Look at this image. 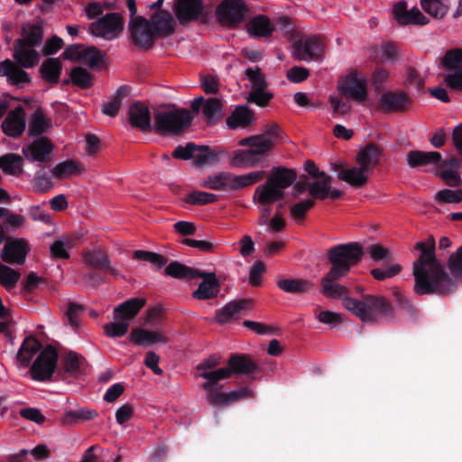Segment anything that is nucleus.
Returning <instances> with one entry per match:
<instances>
[{
  "label": "nucleus",
  "instance_id": "obj_1",
  "mask_svg": "<svg viewBox=\"0 0 462 462\" xmlns=\"http://www.w3.org/2000/svg\"><path fill=\"white\" fill-rule=\"evenodd\" d=\"M226 365V367L204 372V392L208 402L214 406L225 407L253 395L252 390L248 387H242L228 393H223L224 385L221 381L232 375H251L259 369L256 362L249 355L236 353L230 355Z\"/></svg>",
  "mask_w": 462,
  "mask_h": 462
},
{
  "label": "nucleus",
  "instance_id": "obj_2",
  "mask_svg": "<svg viewBox=\"0 0 462 462\" xmlns=\"http://www.w3.org/2000/svg\"><path fill=\"white\" fill-rule=\"evenodd\" d=\"M420 251L419 258L413 263L416 293L448 294L455 291L457 283L446 273L435 255V239L430 236L426 241L415 245Z\"/></svg>",
  "mask_w": 462,
  "mask_h": 462
},
{
  "label": "nucleus",
  "instance_id": "obj_3",
  "mask_svg": "<svg viewBox=\"0 0 462 462\" xmlns=\"http://www.w3.org/2000/svg\"><path fill=\"white\" fill-rule=\"evenodd\" d=\"M202 106V97L191 104L192 111L185 108L171 107L158 111L153 119L152 131L164 135H180L186 132Z\"/></svg>",
  "mask_w": 462,
  "mask_h": 462
},
{
  "label": "nucleus",
  "instance_id": "obj_4",
  "mask_svg": "<svg viewBox=\"0 0 462 462\" xmlns=\"http://www.w3.org/2000/svg\"><path fill=\"white\" fill-rule=\"evenodd\" d=\"M296 179L292 170L282 167L273 169L267 180L259 185L253 195L254 202L263 207L269 206L284 198V189L290 187Z\"/></svg>",
  "mask_w": 462,
  "mask_h": 462
},
{
  "label": "nucleus",
  "instance_id": "obj_5",
  "mask_svg": "<svg viewBox=\"0 0 462 462\" xmlns=\"http://www.w3.org/2000/svg\"><path fill=\"white\" fill-rule=\"evenodd\" d=\"M363 255V249L357 243L339 245L332 247L328 254V260L332 264L330 275L346 276L350 268L360 262Z\"/></svg>",
  "mask_w": 462,
  "mask_h": 462
},
{
  "label": "nucleus",
  "instance_id": "obj_6",
  "mask_svg": "<svg viewBox=\"0 0 462 462\" xmlns=\"http://www.w3.org/2000/svg\"><path fill=\"white\" fill-rule=\"evenodd\" d=\"M59 360V353L55 346L47 345L40 351L30 367V374L38 382L50 381L53 376Z\"/></svg>",
  "mask_w": 462,
  "mask_h": 462
},
{
  "label": "nucleus",
  "instance_id": "obj_7",
  "mask_svg": "<svg viewBox=\"0 0 462 462\" xmlns=\"http://www.w3.org/2000/svg\"><path fill=\"white\" fill-rule=\"evenodd\" d=\"M125 27L123 16L118 13H109L97 18L88 26V32L106 41L117 39Z\"/></svg>",
  "mask_w": 462,
  "mask_h": 462
},
{
  "label": "nucleus",
  "instance_id": "obj_8",
  "mask_svg": "<svg viewBox=\"0 0 462 462\" xmlns=\"http://www.w3.org/2000/svg\"><path fill=\"white\" fill-rule=\"evenodd\" d=\"M248 12L242 0H224L217 8V16L222 25L236 28L245 21Z\"/></svg>",
  "mask_w": 462,
  "mask_h": 462
},
{
  "label": "nucleus",
  "instance_id": "obj_9",
  "mask_svg": "<svg viewBox=\"0 0 462 462\" xmlns=\"http://www.w3.org/2000/svg\"><path fill=\"white\" fill-rule=\"evenodd\" d=\"M245 76L251 83V91L246 100L263 107L273 98V94L266 90L267 83L259 68L247 69Z\"/></svg>",
  "mask_w": 462,
  "mask_h": 462
},
{
  "label": "nucleus",
  "instance_id": "obj_10",
  "mask_svg": "<svg viewBox=\"0 0 462 462\" xmlns=\"http://www.w3.org/2000/svg\"><path fill=\"white\" fill-rule=\"evenodd\" d=\"M164 0H157L149 5L151 25L157 37H164L175 32L176 21L170 12L161 9Z\"/></svg>",
  "mask_w": 462,
  "mask_h": 462
},
{
  "label": "nucleus",
  "instance_id": "obj_11",
  "mask_svg": "<svg viewBox=\"0 0 462 462\" xmlns=\"http://www.w3.org/2000/svg\"><path fill=\"white\" fill-rule=\"evenodd\" d=\"M130 33L133 42L140 49H149L157 37L149 20L143 16L132 17Z\"/></svg>",
  "mask_w": 462,
  "mask_h": 462
},
{
  "label": "nucleus",
  "instance_id": "obj_12",
  "mask_svg": "<svg viewBox=\"0 0 462 462\" xmlns=\"http://www.w3.org/2000/svg\"><path fill=\"white\" fill-rule=\"evenodd\" d=\"M63 56L66 60L80 62L89 68H97L103 62L104 53L96 47L71 45L64 51Z\"/></svg>",
  "mask_w": 462,
  "mask_h": 462
},
{
  "label": "nucleus",
  "instance_id": "obj_13",
  "mask_svg": "<svg viewBox=\"0 0 462 462\" xmlns=\"http://www.w3.org/2000/svg\"><path fill=\"white\" fill-rule=\"evenodd\" d=\"M337 90L341 96L364 101L366 98V80L363 75L354 71L339 81Z\"/></svg>",
  "mask_w": 462,
  "mask_h": 462
},
{
  "label": "nucleus",
  "instance_id": "obj_14",
  "mask_svg": "<svg viewBox=\"0 0 462 462\" xmlns=\"http://www.w3.org/2000/svg\"><path fill=\"white\" fill-rule=\"evenodd\" d=\"M393 15L400 25H426L430 23V19L417 6L409 8L403 0L393 5Z\"/></svg>",
  "mask_w": 462,
  "mask_h": 462
},
{
  "label": "nucleus",
  "instance_id": "obj_15",
  "mask_svg": "<svg viewBox=\"0 0 462 462\" xmlns=\"http://www.w3.org/2000/svg\"><path fill=\"white\" fill-rule=\"evenodd\" d=\"M173 14L181 25H187L199 19L202 12V0H174Z\"/></svg>",
  "mask_w": 462,
  "mask_h": 462
},
{
  "label": "nucleus",
  "instance_id": "obj_16",
  "mask_svg": "<svg viewBox=\"0 0 462 462\" xmlns=\"http://www.w3.org/2000/svg\"><path fill=\"white\" fill-rule=\"evenodd\" d=\"M30 250L25 239L8 237L3 247L1 257L4 262L12 264H23Z\"/></svg>",
  "mask_w": 462,
  "mask_h": 462
},
{
  "label": "nucleus",
  "instance_id": "obj_17",
  "mask_svg": "<svg viewBox=\"0 0 462 462\" xmlns=\"http://www.w3.org/2000/svg\"><path fill=\"white\" fill-rule=\"evenodd\" d=\"M323 51V43L318 37H304L294 44V57L299 60H311Z\"/></svg>",
  "mask_w": 462,
  "mask_h": 462
},
{
  "label": "nucleus",
  "instance_id": "obj_18",
  "mask_svg": "<svg viewBox=\"0 0 462 462\" xmlns=\"http://www.w3.org/2000/svg\"><path fill=\"white\" fill-rule=\"evenodd\" d=\"M25 113L22 106L11 110L2 123L3 132L10 137H19L25 129Z\"/></svg>",
  "mask_w": 462,
  "mask_h": 462
},
{
  "label": "nucleus",
  "instance_id": "obj_19",
  "mask_svg": "<svg viewBox=\"0 0 462 462\" xmlns=\"http://www.w3.org/2000/svg\"><path fill=\"white\" fill-rule=\"evenodd\" d=\"M52 144L46 137H41L23 146V156L32 162H45L52 151Z\"/></svg>",
  "mask_w": 462,
  "mask_h": 462
},
{
  "label": "nucleus",
  "instance_id": "obj_20",
  "mask_svg": "<svg viewBox=\"0 0 462 462\" xmlns=\"http://www.w3.org/2000/svg\"><path fill=\"white\" fill-rule=\"evenodd\" d=\"M225 115V105L220 97L204 98V127L221 122Z\"/></svg>",
  "mask_w": 462,
  "mask_h": 462
},
{
  "label": "nucleus",
  "instance_id": "obj_21",
  "mask_svg": "<svg viewBox=\"0 0 462 462\" xmlns=\"http://www.w3.org/2000/svg\"><path fill=\"white\" fill-rule=\"evenodd\" d=\"M129 340L135 346H149L157 343H167L168 337L162 332L151 331L143 328H134L129 335Z\"/></svg>",
  "mask_w": 462,
  "mask_h": 462
},
{
  "label": "nucleus",
  "instance_id": "obj_22",
  "mask_svg": "<svg viewBox=\"0 0 462 462\" xmlns=\"http://www.w3.org/2000/svg\"><path fill=\"white\" fill-rule=\"evenodd\" d=\"M130 124L139 128L142 132H148L152 130L151 124L150 109L147 106L136 102L133 104L128 110Z\"/></svg>",
  "mask_w": 462,
  "mask_h": 462
},
{
  "label": "nucleus",
  "instance_id": "obj_23",
  "mask_svg": "<svg viewBox=\"0 0 462 462\" xmlns=\"http://www.w3.org/2000/svg\"><path fill=\"white\" fill-rule=\"evenodd\" d=\"M238 143L240 146H249L261 162L265 160L266 154L273 151L275 145L273 140L261 134L241 139Z\"/></svg>",
  "mask_w": 462,
  "mask_h": 462
},
{
  "label": "nucleus",
  "instance_id": "obj_24",
  "mask_svg": "<svg viewBox=\"0 0 462 462\" xmlns=\"http://www.w3.org/2000/svg\"><path fill=\"white\" fill-rule=\"evenodd\" d=\"M35 46L23 44L16 42L14 50V59L23 68H32L40 60V53L34 49Z\"/></svg>",
  "mask_w": 462,
  "mask_h": 462
},
{
  "label": "nucleus",
  "instance_id": "obj_25",
  "mask_svg": "<svg viewBox=\"0 0 462 462\" xmlns=\"http://www.w3.org/2000/svg\"><path fill=\"white\" fill-rule=\"evenodd\" d=\"M255 121L254 111L245 106H236L226 118V125L229 129L246 128Z\"/></svg>",
  "mask_w": 462,
  "mask_h": 462
},
{
  "label": "nucleus",
  "instance_id": "obj_26",
  "mask_svg": "<svg viewBox=\"0 0 462 462\" xmlns=\"http://www.w3.org/2000/svg\"><path fill=\"white\" fill-rule=\"evenodd\" d=\"M0 75L6 77L10 84L17 87H22L30 81L29 74L10 60L0 62Z\"/></svg>",
  "mask_w": 462,
  "mask_h": 462
},
{
  "label": "nucleus",
  "instance_id": "obj_27",
  "mask_svg": "<svg viewBox=\"0 0 462 462\" xmlns=\"http://www.w3.org/2000/svg\"><path fill=\"white\" fill-rule=\"evenodd\" d=\"M263 171H251L242 175L227 172V189L237 190L252 186L264 178Z\"/></svg>",
  "mask_w": 462,
  "mask_h": 462
},
{
  "label": "nucleus",
  "instance_id": "obj_28",
  "mask_svg": "<svg viewBox=\"0 0 462 462\" xmlns=\"http://www.w3.org/2000/svg\"><path fill=\"white\" fill-rule=\"evenodd\" d=\"M274 30L273 24L265 15H257L246 23L247 32L254 37L264 38L272 35Z\"/></svg>",
  "mask_w": 462,
  "mask_h": 462
},
{
  "label": "nucleus",
  "instance_id": "obj_29",
  "mask_svg": "<svg viewBox=\"0 0 462 462\" xmlns=\"http://www.w3.org/2000/svg\"><path fill=\"white\" fill-rule=\"evenodd\" d=\"M42 343L33 337H27L22 343L16 358L23 367L30 365L32 357L42 351Z\"/></svg>",
  "mask_w": 462,
  "mask_h": 462
},
{
  "label": "nucleus",
  "instance_id": "obj_30",
  "mask_svg": "<svg viewBox=\"0 0 462 462\" xmlns=\"http://www.w3.org/2000/svg\"><path fill=\"white\" fill-rule=\"evenodd\" d=\"M343 276L341 275H330L328 272L326 276L321 279V291L323 295L328 298L338 299L346 296L348 293V289L337 282V281Z\"/></svg>",
  "mask_w": 462,
  "mask_h": 462
},
{
  "label": "nucleus",
  "instance_id": "obj_31",
  "mask_svg": "<svg viewBox=\"0 0 462 462\" xmlns=\"http://www.w3.org/2000/svg\"><path fill=\"white\" fill-rule=\"evenodd\" d=\"M337 178L352 187L359 188L367 182L368 172L358 165L348 169H341L338 171Z\"/></svg>",
  "mask_w": 462,
  "mask_h": 462
},
{
  "label": "nucleus",
  "instance_id": "obj_32",
  "mask_svg": "<svg viewBox=\"0 0 462 462\" xmlns=\"http://www.w3.org/2000/svg\"><path fill=\"white\" fill-rule=\"evenodd\" d=\"M381 150L374 144H369L358 152L356 162L369 173L379 162Z\"/></svg>",
  "mask_w": 462,
  "mask_h": 462
},
{
  "label": "nucleus",
  "instance_id": "obj_33",
  "mask_svg": "<svg viewBox=\"0 0 462 462\" xmlns=\"http://www.w3.org/2000/svg\"><path fill=\"white\" fill-rule=\"evenodd\" d=\"M144 298H131L114 309V318H134L145 306Z\"/></svg>",
  "mask_w": 462,
  "mask_h": 462
},
{
  "label": "nucleus",
  "instance_id": "obj_34",
  "mask_svg": "<svg viewBox=\"0 0 462 462\" xmlns=\"http://www.w3.org/2000/svg\"><path fill=\"white\" fill-rule=\"evenodd\" d=\"M164 273L168 276L180 280H193L202 277V273L179 262L171 263L164 270Z\"/></svg>",
  "mask_w": 462,
  "mask_h": 462
},
{
  "label": "nucleus",
  "instance_id": "obj_35",
  "mask_svg": "<svg viewBox=\"0 0 462 462\" xmlns=\"http://www.w3.org/2000/svg\"><path fill=\"white\" fill-rule=\"evenodd\" d=\"M410 105L409 97L402 92L385 93L381 97V107L384 111H398Z\"/></svg>",
  "mask_w": 462,
  "mask_h": 462
},
{
  "label": "nucleus",
  "instance_id": "obj_36",
  "mask_svg": "<svg viewBox=\"0 0 462 462\" xmlns=\"http://www.w3.org/2000/svg\"><path fill=\"white\" fill-rule=\"evenodd\" d=\"M440 160L441 154L438 152L411 151L407 154V162L412 168L437 164Z\"/></svg>",
  "mask_w": 462,
  "mask_h": 462
},
{
  "label": "nucleus",
  "instance_id": "obj_37",
  "mask_svg": "<svg viewBox=\"0 0 462 462\" xmlns=\"http://www.w3.org/2000/svg\"><path fill=\"white\" fill-rule=\"evenodd\" d=\"M319 180L308 184V190L313 199H325L328 198L331 188V177L322 171L317 177Z\"/></svg>",
  "mask_w": 462,
  "mask_h": 462
},
{
  "label": "nucleus",
  "instance_id": "obj_38",
  "mask_svg": "<svg viewBox=\"0 0 462 462\" xmlns=\"http://www.w3.org/2000/svg\"><path fill=\"white\" fill-rule=\"evenodd\" d=\"M261 163L262 162L250 147L246 150H236L230 161L232 167L240 169L254 168Z\"/></svg>",
  "mask_w": 462,
  "mask_h": 462
},
{
  "label": "nucleus",
  "instance_id": "obj_39",
  "mask_svg": "<svg viewBox=\"0 0 462 462\" xmlns=\"http://www.w3.org/2000/svg\"><path fill=\"white\" fill-rule=\"evenodd\" d=\"M253 301L249 300H234L226 303L222 309V318L246 316L250 314Z\"/></svg>",
  "mask_w": 462,
  "mask_h": 462
},
{
  "label": "nucleus",
  "instance_id": "obj_40",
  "mask_svg": "<svg viewBox=\"0 0 462 462\" xmlns=\"http://www.w3.org/2000/svg\"><path fill=\"white\" fill-rule=\"evenodd\" d=\"M172 156L185 161L194 158L195 165L199 166L202 162V146L193 143H188L185 146L179 145L173 151Z\"/></svg>",
  "mask_w": 462,
  "mask_h": 462
},
{
  "label": "nucleus",
  "instance_id": "obj_41",
  "mask_svg": "<svg viewBox=\"0 0 462 462\" xmlns=\"http://www.w3.org/2000/svg\"><path fill=\"white\" fill-rule=\"evenodd\" d=\"M82 171L83 167L80 163L68 160L58 163L51 170V174L58 179H69L73 176L79 175Z\"/></svg>",
  "mask_w": 462,
  "mask_h": 462
},
{
  "label": "nucleus",
  "instance_id": "obj_42",
  "mask_svg": "<svg viewBox=\"0 0 462 462\" xmlns=\"http://www.w3.org/2000/svg\"><path fill=\"white\" fill-rule=\"evenodd\" d=\"M84 261L94 267L107 271L112 275H118L116 270L109 265L106 254L101 250L87 252L84 254Z\"/></svg>",
  "mask_w": 462,
  "mask_h": 462
},
{
  "label": "nucleus",
  "instance_id": "obj_43",
  "mask_svg": "<svg viewBox=\"0 0 462 462\" xmlns=\"http://www.w3.org/2000/svg\"><path fill=\"white\" fill-rule=\"evenodd\" d=\"M420 6L432 18L439 20L448 14L450 3L448 0H420Z\"/></svg>",
  "mask_w": 462,
  "mask_h": 462
},
{
  "label": "nucleus",
  "instance_id": "obj_44",
  "mask_svg": "<svg viewBox=\"0 0 462 462\" xmlns=\"http://www.w3.org/2000/svg\"><path fill=\"white\" fill-rule=\"evenodd\" d=\"M86 362V359L75 353L69 352L62 359V370L64 375L77 376L81 373V366Z\"/></svg>",
  "mask_w": 462,
  "mask_h": 462
},
{
  "label": "nucleus",
  "instance_id": "obj_45",
  "mask_svg": "<svg viewBox=\"0 0 462 462\" xmlns=\"http://www.w3.org/2000/svg\"><path fill=\"white\" fill-rule=\"evenodd\" d=\"M51 125V120L42 110H36L29 121L28 132L30 135H39L45 133Z\"/></svg>",
  "mask_w": 462,
  "mask_h": 462
},
{
  "label": "nucleus",
  "instance_id": "obj_46",
  "mask_svg": "<svg viewBox=\"0 0 462 462\" xmlns=\"http://www.w3.org/2000/svg\"><path fill=\"white\" fill-rule=\"evenodd\" d=\"M391 311L390 303L383 297L365 296V315H388Z\"/></svg>",
  "mask_w": 462,
  "mask_h": 462
},
{
  "label": "nucleus",
  "instance_id": "obj_47",
  "mask_svg": "<svg viewBox=\"0 0 462 462\" xmlns=\"http://www.w3.org/2000/svg\"><path fill=\"white\" fill-rule=\"evenodd\" d=\"M61 72V63L59 59L49 58L41 67V73L42 78L50 82H58Z\"/></svg>",
  "mask_w": 462,
  "mask_h": 462
},
{
  "label": "nucleus",
  "instance_id": "obj_48",
  "mask_svg": "<svg viewBox=\"0 0 462 462\" xmlns=\"http://www.w3.org/2000/svg\"><path fill=\"white\" fill-rule=\"evenodd\" d=\"M277 286L285 292L300 293L311 289L312 284L304 279H281L277 282Z\"/></svg>",
  "mask_w": 462,
  "mask_h": 462
},
{
  "label": "nucleus",
  "instance_id": "obj_49",
  "mask_svg": "<svg viewBox=\"0 0 462 462\" xmlns=\"http://www.w3.org/2000/svg\"><path fill=\"white\" fill-rule=\"evenodd\" d=\"M42 40V30L41 26L26 23L23 26L22 38L16 42H21L23 44L38 46Z\"/></svg>",
  "mask_w": 462,
  "mask_h": 462
},
{
  "label": "nucleus",
  "instance_id": "obj_50",
  "mask_svg": "<svg viewBox=\"0 0 462 462\" xmlns=\"http://www.w3.org/2000/svg\"><path fill=\"white\" fill-rule=\"evenodd\" d=\"M103 314V312L92 310L88 306L78 302L68 303L65 310L66 318H79L86 316L90 318H97Z\"/></svg>",
  "mask_w": 462,
  "mask_h": 462
},
{
  "label": "nucleus",
  "instance_id": "obj_51",
  "mask_svg": "<svg viewBox=\"0 0 462 462\" xmlns=\"http://www.w3.org/2000/svg\"><path fill=\"white\" fill-rule=\"evenodd\" d=\"M22 157L14 153H7L0 157V170L8 174H19L22 171Z\"/></svg>",
  "mask_w": 462,
  "mask_h": 462
},
{
  "label": "nucleus",
  "instance_id": "obj_52",
  "mask_svg": "<svg viewBox=\"0 0 462 462\" xmlns=\"http://www.w3.org/2000/svg\"><path fill=\"white\" fill-rule=\"evenodd\" d=\"M128 95V88L126 87H120L115 93L112 99L106 103L103 107V113L106 116L114 117L117 115L122 100Z\"/></svg>",
  "mask_w": 462,
  "mask_h": 462
},
{
  "label": "nucleus",
  "instance_id": "obj_53",
  "mask_svg": "<svg viewBox=\"0 0 462 462\" xmlns=\"http://www.w3.org/2000/svg\"><path fill=\"white\" fill-rule=\"evenodd\" d=\"M74 241L75 238L73 236H64L56 240L51 246V254L56 258H69L68 251L73 246Z\"/></svg>",
  "mask_w": 462,
  "mask_h": 462
},
{
  "label": "nucleus",
  "instance_id": "obj_54",
  "mask_svg": "<svg viewBox=\"0 0 462 462\" xmlns=\"http://www.w3.org/2000/svg\"><path fill=\"white\" fill-rule=\"evenodd\" d=\"M130 327L129 319H116L104 325L106 336L109 337H121L125 336Z\"/></svg>",
  "mask_w": 462,
  "mask_h": 462
},
{
  "label": "nucleus",
  "instance_id": "obj_55",
  "mask_svg": "<svg viewBox=\"0 0 462 462\" xmlns=\"http://www.w3.org/2000/svg\"><path fill=\"white\" fill-rule=\"evenodd\" d=\"M96 417H97V412L95 410L79 409L77 411H69L65 413L64 422L73 424L79 421L90 420Z\"/></svg>",
  "mask_w": 462,
  "mask_h": 462
},
{
  "label": "nucleus",
  "instance_id": "obj_56",
  "mask_svg": "<svg viewBox=\"0 0 462 462\" xmlns=\"http://www.w3.org/2000/svg\"><path fill=\"white\" fill-rule=\"evenodd\" d=\"M20 278V273L11 267L0 263V284L6 289L15 286Z\"/></svg>",
  "mask_w": 462,
  "mask_h": 462
},
{
  "label": "nucleus",
  "instance_id": "obj_57",
  "mask_svg": "<svg viewBox=\"0 0 462 462\" xmlns=\"http://www.w3.org/2000/svg\"><path fill=\"white\" fill-rule=\"evenodd\" d=\"M220 291V283L212 272L204 273V299L216 297Z\"/></svg>",
  "mask_w": 462,
  "mask_h": 462
},
{
  "label": "nucleus",
  "instance_id": "obj_58",
  "mask_svg": "<svg viewBox=\"0 0 462 462\" xmlns=\"http://www.w3.org/2000/svg\"><path fill=\"white\" fill-rule=\"evenodd\" d=\"M70 79L74 85L82 88H88L92 83L91 75L81 67H77L71 70Z\"/></svg>",
  "mask_w": 462,
  "mask_h": 462
},
{
  "label": "nucleus",
  "instance_id": "obj_59",
  "mask_svg": "<svg viewBox=\"0 0 462 462\" xmlns=\"http://www.w3.org/2000/svg\"><path fill=\"white\" fill-rule=\"evenodd\" d=\"M442 64L454 70L462 69V50L454 49L448 51L442 59Z\"/></svg>",
  "mask_w": 462,
  "mask_h": 462
},
{
  "label": "nucleus",
  "instance_id": "obj_60",
  "mask_svg": "<svg viewBox=\"0 0 462 462\" xmlns=\"http://www.w3.org/2000/svg\"><path fill=\"white\" fill-rule=\"evenodd\" d=\"M243 325L258 335H273L278 334L280 331L278 327L266 325L251 319H245Z\"/></svg>",
  "mask_w": 462,
  "mask_h": 462
},
{
  "label": "nucleus",
  "instance_id": "obj_61",
  "mask_svg": "<svg viewBox=\"0 0 462 462\" xmlns=\"http://www.w3.org/2000/svg\"><path fill=\"white\" fill-rule=\"evenodd\" d=\"M435 200L439 203H458L462 201V189H442L435 194Z\"/></svg>",
  "mask_w": 462,
  "mask_h": 462
},
{
  "label": "nucleus",
  "instance_id": "obj_62",
  "mask_svg": "<svg viewBox=\"0 0 462 462\" xmlns=\"http://www.w3.org/2000/svg\"><path fill=\"white\" fill-rule=\"evenodd\" d=\"M204 186L213 189H227V172H218L208 176L204 180Z\"/></svg>",
  "mask_w": 462,
  "mask_h": 462
},
{
  "label": "nucleus",
  "instance_id": "obj_63",
  "mask_svg": "<svg viewBox=\"0 0 462 462\" xmlns=\"http://www.w3.org/2000/svg\"><path fill=\"white\" fill-rule=\"evenodd\" d=\"M448 265L451 273L462 280V246L449 256Z\"/></svg>",
  "mask_w": 462,
  "mask_h": 462
},
{
  "label": "nucleus",
  "instance_id": "obj_64",
  "mask_svg": "<svg viewBox=\"0 0 462 462\" xmlns=\"http://www.w3.org/2000/svg\"><path fill=\"white\" fill-rule=\"evenodd\" d=\"M444 81L450 89L462 91V68L447 74Z\"/></svg>",
  "mask_w": 462,
  "mask_h": 462
}]
</instances>
